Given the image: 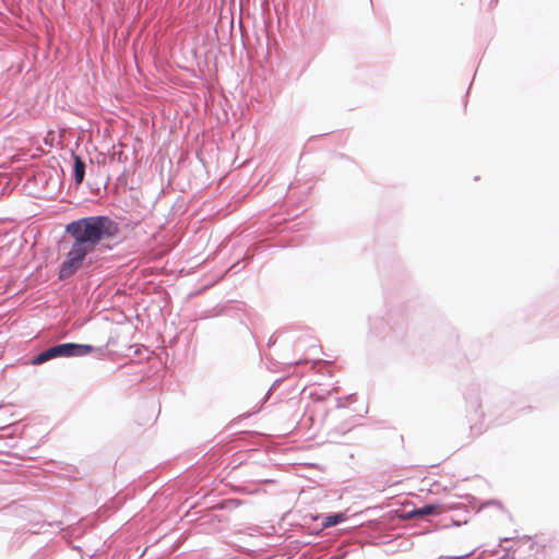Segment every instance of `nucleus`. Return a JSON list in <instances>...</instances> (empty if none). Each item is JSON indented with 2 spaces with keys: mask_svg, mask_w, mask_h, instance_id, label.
<instances>
[{
  "mask_svg": "<svg viewBox=\"0 0 559 559\" xmlns=\"http://www.w3.org/2000/svg\"><path fill=\"white\" fill-rule=\"evenodd\" d=\"M118 230L117 223L107 216H90L68 224L66 231L73 238V242L60 266V277L73 275L96 246L115 237Z\"/></svg>",
  "mask_w": 559,
  "mask_h": 559,
  "instance_id": "f257e3e1",
  "label": "nucleus"
},
{
  "mask_svg": "<svg viewBox=\"0 0 559 559\" xmlns=\"http://www.w3.org/2000/svg\"><path fill=\"white\" fill-rule=\"evenodd\" d=\"M95 350V347L87 344H74V343H64L51 346L37 355L33 360V365H41L50 359H55L58 357H78L85 356Z\"/></svg>",
  "mask_w": 559,
  "mask_h": 559,
  "instance_id": "f03ea898",
  "label": "nucleus"
},
{
  "mask_svg": "<svg viewBox=\"0 0 559 559\" xmlns=\"http://www.w3.org/2000/svg\"><path fill=\"white\" fill-rule=\"evenodd\" d=\"M445 511L441 504H427L423 508L416 509L409 513L411 518H423L426 515H439Z\"/></svg>",
  "mask_w": 559,
  "mask_h": 559,
  "instance_id": "7ed1b4c3",
  "label": "nucleus"
},
{
  "mask_svg": "<svg viewBox=\"0 0 559 559\" xmlns=\"http://www.w3.org/2000/svg\"><path fill=\"white\" fill-rule=\"evenodd\" d=\"M85 176V163L83 159L74 155V179L78 185H80L84 180Z\"/></svg>",
  "mask_w": 559,
  "mask_h": 559,
  "instance_id": "20e7f679",
  "label": "nucleus"
},
{
  "mask_svg": "<svg viewBox=\"0 0 559 559\" xmlns=\"http://www.w3.org/2000/svg\"><path fill=\"white\" fill-rule=\"evenodd\" d=\"M345 515L343 513L332 514L324 518L323 526L324 527H331L334 526L343 521H345Z\"/></svg>",
  "mask_w": 559,
  "mask_h": 559,
  "instance_id": "39448f33",
  "label": "nucleus"
},
{
  "mask_svg": "<svg viewBox=\"0 0 559 559\" xmlns=\"http://www.w3.org/2000/svg\"><path fill=\"white\" fill-rule=\"evenodd\" d=\"M549 548H550L552 554H555V555H557L559 557V535L554 536L550 539Z\"/></svg>",
  "mask_w": 559,
  "mask_h": 559,
  "instance_id": "423d86ee",
  "label": "nucleus"
},
{
  "mask_svg": "<svg viewBox=\"0 0 559 559\" xmlns=\"http://www.w3.org/2000/svg\"><path fill=\"white\" fill-rule=\"evenodd\" d=\"M472 552H473V550H469V551H468V552H466L464 556H469Z\"/></svg>",
  "mask_w": 559,
  "mask_h": 559,
  "instance_id": "0eeeda50",
  "label": "nucleus"
}]
</instances>
